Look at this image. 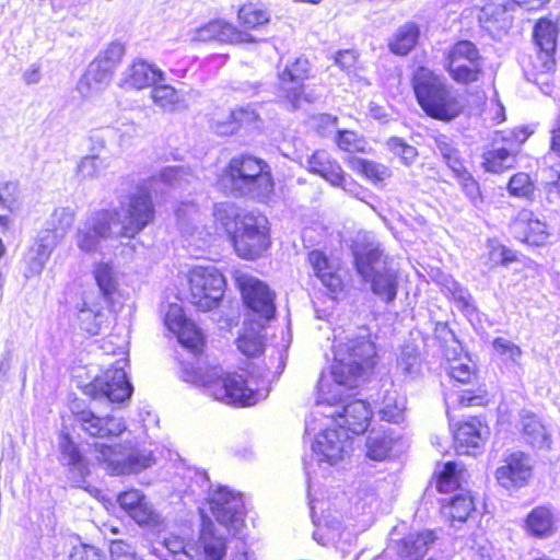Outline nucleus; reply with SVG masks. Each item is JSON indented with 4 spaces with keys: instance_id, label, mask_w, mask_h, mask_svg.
<instances>
[{
    "instance_id": "18",
    "label": "nucleus",
    "mask_w": 560,
    "mask_h": 560,
    "mask_svg": "<svg viewBox=\"0 0 560 560\" xmlns=\"http://www.w3.org/2000/svg\"><path fill=\"white\" fill-rule=\"evenodd\" d=\"M245 304L261 318L269 320L275 316L273 294L262 281L241 275L236 278Z\"/></svg>"
},
{
    "instance_id": "55",
    "label": "nucleus",
    "mask_w": 560,
    "mask_h": 560,
    "mask_svg": "<svg viewBox=\"0 0 560 560\" xmlns=\"http://www.w3.org/2000/svg\"><path fill=\"white\" fill-rule=\"evenodd\" d=\"M387 149L406 165H412L418 158V150L401 138L392 137L386 142Z\"/></svg>"
},
{
    "instance_id": "10",
    "label": "nucleus",
    "mask_w": 560,
    "mask_h": 560,
    "mask_svg": "<svg viewBox=\"0 0 560 560\" xmlns=\"http://www.w3.org/2000/svg\"><path fill=\"white\" fill-rule=\"evenodd\" d=\"M190 302L199 311L215 307L224 294L225 278L214 266H195L188 276Z\"/></svg>"
},
{
    "instance_id": "46",
    "label": "nucleus",
    "mask_w": 560,
    "mask_h": 560,
    "mask_svg": "<svg viewBox=\"0 0 560 560\" xmlns=\"http://www.w3.org/2000/svg\"><path fill=\"white\" fill-rule=\"evenodd\" d=\"M257 118L258 115L250 105L238 107L229 114V120L222 122L218 121L217 131L219 133H233L237 129V126L253 124Z\"/></svg>"
},
{
    "instance_id": "6",
    "label": "nucleus",
    "mask_w": 560,
    "mask_h": 560,
    "mask_svg": "<svg viewBox=\"0 0 560 560\" xmlns=\"http://www.w3.org/2000/svg\"><path fill=\"white\" fill-rule=\"evenodd\" d=\"M350 435L337 428H326L320 431L312 444V456L305 462L307 478V495L313 521L315 522V498L313 490L319 483V478H326L329 467L337 465L352 451Z\"/></svg>"
},
{
    "instance_id": "9",
    "label": "nucleus",
    "mask_w": 560,
    "mask_h": 560,
    "mask_svg": "<svg viewBox=\"0 0 560 560\" xmlns=\"http://www.w3.org/2000/svg\"><path fill=\"white\" fill-rule=\"evenodd\" d=\"M444 68L456 83L470 84L483 74V57L472 42L458 40L445 52Z\"/></svg>"
},
{
    "instance_id": "30",
    "label": "nucleus",
    "mask_w": 560,
    "mask_h": 560,
    "mask_svg": "<svg viewBox=\"0 0 560 560\" xmlns=\"http://www.w3.org/2000/svg\"><path fill=\"white\" fill-rule=\"evenodd\" d=\"M434 539V534L431 530L409 534L398 542L397 552L401 560H420L425 556Z\"/></svg>"
},
{
    "instance_id": "50",
    "label": "nucleus",
    "mask_w": 560,
    "mask_h": 560,
    "mask_svg": "<svg viewBox=\"0 0 560 560\" xmlns=\"http://www.w3.org/2000/svg\"><path fill=\"white\" fill-rule=\"evenodd\" d=\"M192 549V546L187 545L183 538L175 535L163 537V539L159 541V547H154V551L163 560H167V555L176 556L179 553H184L194 559V555L190 553Z\"/></svg>"
},
{
    "instance_id": "34",
    "label": "nucleus",
    "mask_w": 560,
    "mask_h": 560,
    "mask_svg": "<svg viewBox=\"0 0 560 560\" xmlns=\"http://www.w3.org/2000/svg\"><path fill=\"white\" fill-rule=\"evenodd\" d=\"M348 165L353 172L362 175L375 185L392 176V171L388 166L375 161L351 158L348 161Z\"/></svg>"
},
{
    "instance_id": "57",
    "label": "nucleus",
    "mask_w": 560,
    "mask_h": 560,
    "mask_svg": "<svg viewBox=\"0 0 560 560\" xmlns=\"http://www.w3.org/2000/svg\"><path fill=\"white\" fill-rule=\"evenodd\" d=\"M74 220V211L69 207H60L54 210L46 226L54 229L66 236Z\"/></svg>"
},
{
    "instance_id": "39",
    "label": "nucleus",
    "mask_w": 560,
    "mask_h": 560,
    "mask_svg": "<svg viewBox=\"0 0 560 560\" xmlns=\"http://www.w3.org/2000/svg\"><path fill=\"white\" fill-rule=\"evenodd\" d=\"M151 98L164 112L172 113L184 107L182 94L168 84L155 83L151 90Z\"/></svg>"
},
{
    "instance_id": "47",
    "label": "nucleus",
    "mask_w": 560,
    "mask_h": 560,
    "mask_svg": "<svg viewBox=\"0 0 560 560\" xmlns=\"http://www.w3.org/2000/svg\"><path fill=\"white\" fill-rule=\"evenodd\" d=\"M396 369L405 377H416L420 373L421 361L418 350L412 345H406L400 349Z\"/></svg>"
},
{
    "instance_id": "35",
    "label": "nucleus",
    "mask_w": 560,
    "mask_h": 560,
    "mask_svg": "<svg viewBox=\"0 0 560 560\" xmlns=\"http://www.w3.org/2000/svg\"><path fill=\"white\" fill-rule=\"evenodd\" d=\"M213 217L217 224L231 238L241 228L243 215L240 214L238 208L231 202H220L214 206Z\"/></svg>"
},
{
    "instance_id": "8",
    "label": "nucleus",
    "mask_w": 560,
    "mask_h": 560,
    "mask_svg": "<svg viewBox=\"0 0 560 560\" xmlns=\"http://www.w3.org/2000/svg\"><path fill=\"white\" fill-rule=\"evenodd\" d=\"M95 458L110 475L139 474L155 463L153 452L130 443L118 445H95Z\"/></svg>"
},
{
    "instance_id": "36",
    "label": "nucleus",
    "mask_w": 560,
    "mask_h": 560,
    "mask_svg": "<svg viewBox=\"0 0 560 560\" xmlns=\"http://www.w3.org/2000/svg\"><path fill=\"white\" fill-rule=\"evenodd\" d=\"M92 272L102 295L110 299L118 288V273L112 262L98 261Z\"/></svg>"
},
{
    "instance_id": "62",
    "label": "nucleus",
    "mask_w": 560,
    "mask_h": 560,
    "mask_svg": "<svg viewBox=\"0 0 560 560\" xmlns=\"http://www.w3.org/2000/svg\"><path fill=\"white\" fill-rule=\"evenodd\" d=\"M124 55L125 46L121 43L113 42L94 60L101 61L102 65L115 71Z\"/></svg>"
},
{
    "instance_id": "4",
    "label": "nucleus",
    "mask_w": 560,
    "mask_h": 560,
    "mask_svg": "<svg viewBox=\"0 0 560 560\" xmlns=\"http://www.w3.org/2000/svg\"><path fill=\"white\" fill-rule=\"evenodd\" d=\"M182 377L186 382L203 387L214 400L225 405L252 406L265 397L259 389L249 387L242 375L224 374L221 368L205 365L200 360L197 361V366L184 363Z\"/></svg>"
},
{
    "instance_id": "48",
    "label": "nucleus",
    "mask_w": 560,
    "mask_h": 560,
    "mask_svg": "<svg viewBox=\"0 0 560 560\" xmlns=\"http://www.w3.org/2000/svg\"><path fill=\"white\" fill-rule=\"evenodd\" d=\"M237 349L246 357L259 355L264 350V339L259 330L245 328L236 340Z\"/></svg>"
},
{
    "instance_id": "16",
    "label": "nucleus",
    "mask_w": 560,
    "mask_h": 560,
    "mask_svg": "<svg viewBox=\"0 0 560 560\" xmlns=\"http://www.w3.org/2000/svg\"><path fill=\"white\" fill-rule=\"evenodd\" d=\"M117 502L121 510L138 525L161 533L164 521L155 511L147 495L138 489H130L118 494Z\"/></svg>"
},
{
    "instance_id": "52",
    "label": "nucleus",
    "mask_w": 560,
    "mask_h": 560,
    "mask_svg": "<svg viewBox=\"0 0 560 560\" xmlns=\"http://www.w3.org/2000/svg\"><path fill=\"white\" fill-rule=\"evenodd\" d=\"M435 148L454 173L460 175L464 172L458 151L446 136L440 135L435 138Z\"/></svg>"
},
{
    "instance_id": "23",
    "label": "nucleus",
    "mask_w": 560,
    "mask_h": 560,
    "mask_svg": "<svg viewBox=\"0 0 560 560\" xmlns=\"http://www.w3.org/2000/svg\"><path fill=\"white\" fill-rule=\"evenodd\" d=\"M190 36L191 40L202 43L218 40L221 43L241 44L255 40L249 33L238 30L232 23L224 20L210 21L195 28Z\"/></svg>"
},
{
    "instance_id": "14",
    "label": "nucleus",
    "mask_w": 560,
    "mask_h": 560,
    "mask_svg": "<svg viewBox=\"0 0 560 560\" xmlns=\"http://www.w3.org/2000/svg\"><path fill=\"white\" fill-rule=\"evenodd\" d=\"M534 475V459L522 451H512L503 455L494 476L506 491H517L529 485Z\"/></svg>"
},
{
    "instance_id": "64",
    "label": "nucleus",
    "mask_w": 560,
    "mask_h": 560,
    "mask_svg": "<svg viewBox=\"0 0 560 560\" xmlns=\"http://www.w3.org/2000/svg\"><path fill=\"white\" fill-rule=\"evenodd\" d=\"M109 552L113 560H141L135 548L121 539L110 542Z\"/></svg>"
},
{
    "instance_id": "51",
    "label": "nucleus",
    "mask_w": 560,
    "mask_h": 560,
    "mask_svg": "<svg viewBox=\"0 0 560 560\" xmlns=\"http://www.w3.org/2000/svg\"><path fill=\"white\" fill-rule=\"evenodd\" d=\"M21 189L16 182H0V208L14 213L21 209Z\"/></svg>"
},
{
    "instance_id": "12",
    "label": "nucleus",
    "mask_w": 560,
    "mask_h": 560,
    "mask_svg": "<svg viewBox=\"0 0 560 560\" xmlns=\"http://www.w3.org/2000/svg\"><path fill=\"white\" fill-rule=\"evenodd\" d=\"M126 365V358L116 360L112 368L104 371L85 386L84 393L93 399L105 398L113 404L124 402L130 398L132 393V386L127 380L125 371Z\"/></svg>"
},
{
    "instance_id": "56",
    "label": "nucleus",
    "mask_w": 560,
    "mask_h": 560,
    "mask_svg": "<svg viewBox=\"0 0 560 560\" xmlns=\"http://www.w3.org/2000/svg\"><path fill=\"white\" fill-rule=\"evenodd\" d=\"M479 22L485 30L494 33L506 26L505 11L501 7L483 8L479 15Z\"/></svg>"
},
{
    "instance_id": "17",
    "label": "nucleus",
    "mask_w": 560,
    "mask_h": 560,
    "mask_svg": "<svg viewBox=\"0 0 560 560\" xmlns=\"http://www.w3.org/2000/svg\"><path fill=\"white\" fill-rule=\"evenodd\" d=\"M318 413L329 420L331 425H337L350 435V433L361 434L366 430L372 410L366 401L355 399L342 406L341 411L336 409L329 412L318 411Z\"/></svg>"
},
{
    "instance_id": "3",
    "label": "nucleus",
    "mask_w": 560,
    "mask_h": 560,
    "mask_svg": "<svg viewBox=\"0 0 560 560\" xmlns=\"http://www.w3.org/2000/svg\"><path fill=\"white\" fill-rule=\"evenodd\" d=\"M352 254L358 273L371 285L383 302L390 303L398 291V271L383 255L380 243L369 232H359L353 241Z\"/></svg>"
},
{
    "instance_id": "53",
    "label": "nucleus",
    "mask_w": 560,
    "mask_h": 560,
    "mask_svg": "<svg viewBox=\"0 0 560 560\" xmlns=\"http://www.w3.org/2000/svg\"><path fill=\"white\" fill-rule=\"evenodd\" d=\"M450 376L462 384L470 383L476 376V366L468 357L448 360Z\"/></svg>"
},
{
    "instance_id": "25",
    "label": "nucleus",
    "mask_w": 560,
    "mask_h": 560,
    "mask_svg": "<svg viewBox=\"0 0 560 560\" xmlns=\"http://www.w3.org/2000/svg\"><path fill=\"white\" fill-rule=\"evenodd\" d=\"M511 230L516 240L528 245H544L549 237L547 224L528 210L518 212L511 224Z\"/></svg>"
},
{
    "instance_id": "1",
    "label": "nucleus",
    "mask_w": 560,
    "mask_h": 560,
    "mask_svg": "<svg viewBox=\"0 0 560 560\" xmlns=\"http://www.w3.org/2000/svg\"><path fill=\"white\" fill-rule=\"evenodd\" d=\"M186 172L177 166L164 167L153 176L128 201L120 202L119 209L98 210L82 220L74 233L80 252L91 255L100 250L103 242L120 237H135L154 217L150 191L164 194L167 187L180 185Z\"/></svg>"
},
{
    "instance_id": "43",
    "label": "nucleus",
    "mask_w": 560,
    "mask_h": 560,
    "mask_svg": "<svg viewBox=\"0 0 560 560\" xmlns=\"http://www.w3.org/2000/svg\"><path fill=\"white\" fill-rule=\"evenodd\" d=\"M60 460L62 464L77 469L80 477L84 475L83 456L78 445L71 440L69 433L61 432L59 435Z\"/></svg>"
},
{
    "instance_id": "5",
    "label": "nucleus",
    "mask_w": 560,
    "mask_h": 560,
    "mask_svg": "<svg viewBox=\"0 0 560 560\" xmlns=\"http://www.w3.org/2000/svg\"><path fill=\"white\" fill-rule=\"evenodd\" d=\"M412 82L420 107L431 118L451 121L464 112L463 97L453 91L443 75L421 67L416 71Z\"/></svg>"
},
{
    "instance_id": "60",
    "label": "nucleus",
    "mask_w": 560,
    "mask_h": 560,
    "mask_svg": "<svg viewBox=\"0 0 560 560\" xmlns=\"http://www.w3.org/2000/svg\"><path fill=\"white\" fill-rule=\"evenodd\" d=\"M65 237L66 236L61 235L54 229L46 226L38 234L34 248L50 257L54 249L63 241Z\"/></svg>"
},
{
    "instance_id": "21",
    "label": "nucleus",
    "mask_w": 560,
    "mask_h": 560,
    "mask_svg": "<svg viewBox=\"0 0 560 560\" xmlns=\"http://www.w3.org/2000/svg\"><path fill=\"white\" fill-rule=\"evenodd\" d=\"M556 68L555 51L535 48V52L523 60L526 79L535 83L546 95L553 94L552 75Z\"/></svg>"
},
{
    "instance_id": "63",
    "label": "nucleus",
    "mask_w": 560,
    "mask_h": 560,
    "mask_svg": "<svg viewBox=\"0 0 560 560\" xmlns=\"http://www.w3.org/2000/svg\"><path fill=\"white\" fill-rule=\"evenodd\" d=\"M509 191L515 197H529L534 191V184L526 173H517L509 182Z\"/></svg>"
},
{
    "instance_id": "2",
    "label": "nucleus",
    "mask_w": 560,
    "mask_h": 560,
    "mask_svg": "<svg viewBox=\"0 0 560 560\" xmlns=\"http://www.w3.org/2000/svg\"><path fill=\"white\" fill-rule=\"evenodd\" d=\"M376 364V348L368 336L335 339L329 375L318 382L315 415L340 402L347 390L364 381Z\"/></svg>"
},
{
    "instance_id": "11",
    "label": "nucleus",
    "mask_w": 560,
    "mask_h": 560,
    "mask_svg": "<svg viewBox=\"0 0 560 560\" xmlns=\"http://www.w3.org/2000/svg\"><path fill=\"white\" fill-rule=\"evenodd\" d=\"M230 240L240 257L249 260L260 257L270 245L267 219L262 215H243L240 230Z\"/></svg>"
},
{
    "instance_id": "45",
    "label": "nucleus",
    "mask_w": 560,
    "mask_h": 560,
    "mask_svg": "<svg viewBox=\"0 0 560 560\" xmlns=\"http://www.w3.org/2000/svg\"><path fill=\"white\" fill-rule=\"evenodd\" d=\"M104 318L105 314L100 306H90L85 301L78 312V320L81 329L91 336L97 335L100 332Z\"/></svg>"
},
{
    "instance_id": "24",
    "label": "nucleus",
    "mask_w": 560,
    "mask_h": 560,
    "mask_svg": "<svg viewBox=\"0 0 560 560\" xmlns=\"http://www.w3.org/2000/svg\"><path fill=\"white\" fill-rule=\"evenodd\" d=\"M77 420L85 433L100 439L117 438L127 430L124 418L110 415L101 417L91 410L79 412Z\"/></svg>"
},
{
    "instance_id": "44",
    "label": "nucleus",
    "mask_w": 560,
    "mask_h": 560,
    "mask_svg": "<svg viewBox=\"0 0 560 560\" xmlns=\"http://www.w3.org/2000/svg\"><path fill=\"white\" fill-rule=\"evenodd\" d=\"M406 398L396 390L387 392L378 411L381 419L387 422L399 423L404 420Z\"/></svg>"
},
{
    "instance_id": "15",
    "label": "nucleus",
    "mask_w": 560,
    "mask_h": 560,
    "mask_svg": "<svg viewBox=\"0 0 560 560\" xmlns=\"http://www.w3.org/2000/svg\"><path fill=\"white\" fill-rule=\"evenodd\" d=\"M532 131L526 127L512 129L502 135L504 145L494 147L483 153L482 165L487 172L503 173L516 164V155L522 144L529 138Z\"/></svg>"
},
{
    "instance_id": "33",
    "label": "nucleus",
    "mask_w": 560,
    "mask_h": 560,
    "mask_svg": "<svg viewBox=\"0 0 560 560\" xmlns=\"http://www.w3.org/2000/svg\"><path fill=\"white\" fill-rule=\"evenodd\" d=\"M521 427L527 442L537 448H550L551 439L540 420L529 411L521 412Z\"/></svg>"
},
{
    "instance_id": "7",
    "label": "nucleus",
    "mask_w": 560,
    "mask_h": 560,
    "mask_svg": "<svg viewBox=\"0 0 560 560\" xmlns=\"http://www.w3.org/2000/svg\"><path fill=\"white\" fill-rule=\"evenodd\" d=\"M228 176L232 188L242 196L268 202L273 195V180L269 166L260 159L250 155L232 159Z\"/></svg>"
},
{
    "instance_id": "28",
    "label": "nucleus",
    "mask_w": 560,
    "mask_h": 560,
    "mask_svg": "<svg viewBox=\"0 0 560 560\" xmlns=\"http://www.w3.org/2000/svg\"><path fill=\"white\" fill-rule=\"evenodd\" d=\"M557 515L550 505L534 508L524 520L523 529L534 538L546 539L556 533Z\"/></svg>"
},
{
    "instance_id": "26",
    "label": "nucleus",
    "mask_w": 560,
    "mask_h": 560,
    "mask_svg": "<svg viewBox=\"0 0 560 560\" xmlns=\"http://www.w3.org/2000/svg\"><path fill=\"white\" fill-rule=\"evenodd\" d=\"M194 550V559L197 560H222L226 555L225 538L210 520H203Z\"/></svg>"
},
{
    "instance_id": "20",
    "label": "nucleus",
    "mask_w": 560,
    "mask_h": 560,
    "mask_svg": "<svg viewBox=\"0 0 560 560\" xmlns=\"http://www.w3.org/2000/svg\"><path fill=\"white\" fill-rule=\"evenodd\" d=\"M166 328L176 335L178 342L191 353L202 351L203 335L197 326L185 317L184 311L178 304H171L165 315Z\"/></svg>"
},
{
    "instance_id": "13",
    "label": "nucleus",
    "mask_w": 560,
    "mask_h": 560,
    "mask_svg": "<svg viewBox=\"0 0 560 560\" xmlns=\"http://www.w3.org/2000/svg\"><path fill=\"white\" fill-rule=\"evenodd\" d=\"M208 504L221 526L233 535L241 533L244 525V503L240 493L218 486L209 493Z\"/></svg>"
},
{
    "instance_id": "54",
    "label": "nucleus",
    "mask_w": 560,
    "mask_h": 560,
    "mask_svg": "<svg viewBox=\"0 0 560 560\" xmlns=\"http://www.w3.org/2000/svg\"><path fill=\"white\" fill-rule=\"evenodd\" d=\"M495 354L505 365L520 364L523 351L513 341L498 337L492 342Z\"/></svg>"
},
{
    "instance_id": "29",
    "label": "nucleus",
    "mask_w": 560,
    "mask_h": 560,
    "mask_svg": "<svg viewBox=\"0 0 560 560\" xmlns=\"http://www.w3.org/2000/svg\"><path fill=\"white\" fill-rule=\"evenodd\" d=\"M307 170L323 177L331 186L340 185L343 170L330 154L324 150L315 151L306 161Z\"/></svg>"
},
{
    "instance_id": "38",
    "label": "nucleus",
    "mask_w": 560,
    "mask_h": 560,
    "mask_svg": "<svg viewBox=\"0 0 560 560\" xmlns=\"http://www.w3.org/2000/svg\"><path fill=\"white\" fill-rule=\"evenodd\" d=\"M110 158L91 153L80 160L77 165V176L81 179H95L106 174L110 167Z\"/></svg>"
},
{
    "instance_id": "61",
    "label": "nucleus",
    "mask_w": 560,
    "mask_h": 560,
    "mask_svg": "<svg viewBox=\"0 0 560 560\" xmlns=\"http://www.w3.org/2000/svg\"><path fill=\"white\" fill-rule=\"evenodd\" d=\"M338 118L329 114H317L310 118V126L320 137H329L338 131Z\"/></svg>"
},
{
    "instance_id": "31",
    "label": "nucleus",
    "mask_w": 560,
    "mask_h": 560,
    "mask_svg": "<svg viewBox=\"0 0 560 560\" xmlns=\"http://www.w3.org/2000/svg\"><path fill=\"white\" fill-rule=\"evenodd\" d=\"M308 261L313 268L314 275L320 280L324 287H326L331 293H337L341 290L342 282L340 277L322 252H311L308 255Z\"/></svg>"
},
{
    "instance_id": "32",
    "label": "nucleus",
    "mask_w": 560,
    "mask_h": 560,
    "mask_svg": "<svg viewBox=\"0 0 560 560\" xmlns=\"http://www.w3.org/2000/svg\"><path fill=\"white\" fill-rule=\"evenodd\" d=\"M419 36V25L412 21H408L400 25L389 39V50L395 55L406 56L415 48Z\"/></svg>"
},
{
    "instance_id": "41",
    "label": "nucleus",
    "mask_w": 560,
    "mask_h": 560,
    "mask_svg": "<svg viewBox=\"0 0 560 560\" xmlns=\"http://www.w3.org/2000/svg\"><path fill=\"white\" fill-rule=\"evenodd\" d=\"M558 24L550 19L541 18L534 27L535 48L555 51L557 46Z\"/></svg>"
},
{
    "instance_id": "59",
    "label": "nucleus",
    "mask_w": 560,
    "mask_h": 560,
    "mask_svg": "<svg viewBox=\"0 0 560 560\" xmlns=\"http://www.w3.org/2000/svg\"><path fill=\"white\" fill-rule=\"evenodd\" d=\"M460 479L462 470L458 469V465L454 462H447L440 472L438 489L441 492H448L458 487Z\"/></svg>"
},
{
    "instance_id": "58",
    "label": "nucleus",
    "mask_w": 560,
    "mask_h": 560,
    "mask_svg": "<svg viewBox=\"0 0 560 560\" xmlns=\"http://www.w3.org/2000/svg\"><path fill=\"white\" fill-rule=\"evenodd\" d=\"M335 141L340 150L347 152H364L366 147L364 138L351 130H338Z\"/></svg>"
},
{
    "instance_id": "42",
    "label": "nucleus",
    "mask_w": 560,
    "mask_h": 560,
    "mask_svg": "<svg viewBox=\"0 0 560 560\" xmlns=\"http://www.w3.org/2000/svg\"><path fill=\"white\" fill-rule=\"evenodd\" d=\"M474 510L472 498L468 493H459L453 497L442 506V514L453 523H463Z\"/></svg>"
},
{
    "instance_id": "49",
    "label": "nucleus",
    "mask_w": 560,
    "mask_h": 560,
    "mask_svg": "<svg viewBox=\"0 0 560 560\" xmlns=\"http://www.w3.org/2000/svg\"><path fill=\"white\" fill-rule=\"evenodd\" d=\"M114 70L101 63V61L93 60V62L89 66V69L80 81L79 89H83L86 86L91 89L93 84L101 86H106L109 84Z\"/></svg>"
},
{
    "instance_id": "22",
    "label": "nucleus",
    "mask_w": 560,
    "mask_h": 560,
    "mask_svg": "<svg viewBox=\"0 0 560 560\" xmlns=\"http://www.w3.org/2000/svg\"><path fill=\"white\" fill-rule=\"evenodd\" d=\"M164 81V72L143 59H135L120 73L118 85L126 91H140Z\"/></svg>"
},
{
    "instance_id": "40",
    "label": "nucleus",
    "mask_w": 560,
    "mask_h": 560,
    "mask_svg": "<svg viewBox=\"0 0 560 560\" xmlns=\"http://www.w3.org/2000/svg\"><path fill=\"white\" fill-rule=\"evenodd\" d=\"M237 18L245 28L254 30L267 24L270 21V13L264 4L249 1L240 8Z\"/></svg>"
},
{
    "instance_id": "27",
    "label": "nucleus",
    "mask_w": 560,
    "mask_h": 560,
    "mask_svg": "<svg viewBox=\"0 0 560 560\" xmlns=\"http://www.w3.org/2000/svg\"><path fill=\"white\" fill-rule=\"evenodd\" d=\"M489 434V428L477 418L460 423L454 433L457 452L465 454L479 452Z\"/></svg>"
},
{
    "instance_id": "19",
    "label": "nucleus",
    "mask_w": 560,
    "mask_h": 560,
    "mask_svg": "<svg viewBox=\"0 0 560 560\" xmlns=\"http://www.w3.org/2000/svg\"><path fill=\"white\" fill-rule=\"evenodd\" d=\"M311 63L305 57L288 62L278 73L279 90L283 97L296 108L302 98L304 82L310 78Z\"/></svg>"
},
{
    "instance_id": "37",
    "label": "nucleus",
    "mask_w": 560,
    "mask_h": 560,
    "mask_svg": "<svg viewBox=\"0 0 560 560\" xmlns=\"http://www.w3.org/2000/svg\"><path fill=\"white\" fill-rule=\"evenodd\" d=\"M394 439L385 430H372L366 440V456L376 462L385 460L392 451Z\"/></svg>"
}]
</instances>
